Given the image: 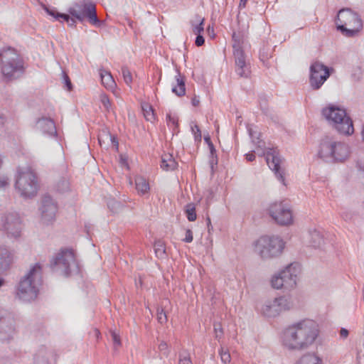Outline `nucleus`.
<instances>
[{"label":"nucleus","mask_w":364,"mask_h":364,"mask_svg":"<svg viewBox=\"0 0 364 364\" xmlns=\"http://www.w3.org/2000/svg\"><path fill=\"white\" fill-rule=\"evenodd\" d=\"M319 334L318 326L311 319H304L287 326L281 342L289 350L302 351L312 346Z\"/></svg>","instance_id":"1"},{"label":"nucleus","mask_w":364,"mask_h":364,"mask_svg":"<svg viewBox=\"0 0 364 364\" xmlns=\"http://www.w3.org/2000/svg\"><path fill=\"white\" fill-rule=\"evenodd\" d=\"M350 148L347 144L334 136H325L321 141L318 156L327 163H341L350 156Z\"/></svg>","instance_id":"2"},{"label":"nucleus","mask_w":364,"mask_h":364,"mask_svg":"<svg viewBox=\"0 0 364 364\" xmlns=\"http://www.w3.org/2000/svg\"><path fill=\"white\" fill-rule=\"evenodd\" d=\"M42 271L39 264H36L19 282L17 295L24 301H30L37 297L38 286L42 282Z\"/></svg>","instance_id":"3"},{"label":"nucleus","mask_w":364,"mask_h":364,"mask_svg":"<svg viewBox=\"0 0 364 364\" xmlns=\"http://www.w3.org/2000/svg\"><path fill=\"white\" fill-rule=\"evenodd\" d=\"M1 70L5 80L11 81L20 77L23 72V62L13 48H8L0 53Z\"/></svg>","instance_id":"4"},{"label":"nucleus","mask_w":364,"mask_h":364,"mask_svg":"<svg viewBox=\"0 0 364 364\" xmlns=\"http://www.w3.org/2000/svg\"><path fill=\"white\" fill-rule=\"evenodd\" d=\"M14 188L19 196L23 198H32L36 196L38 182L36 173L31 168L18 169Z\"/></svg>","instance_id":"5"},{"label":"nucleus","mask_w":364,"mask_h":364,"mask_svg":"<svg viewBox=\"0 0 364 364\" xmlns=\"http://www.w3.org/2000/svg\"><path fill=\"white\" fill-rule=\"evenodd\" d=\"M322 114L340 134L350 135L353 133V122L345 109L331 105L324 108Z\"/></svg>","instance_id":"6"},{"label":"nucleus","mask_w":364,"mask_h":364,"mask_svg":"<svg viewBox=\"0 0 364 364\" xmlns=\"http://www.w3.org/2000/svg\"><path fill=\"white\" fill-rule=\"evenodd\" d=\"M68 11L73 18L64 14L62 18L68 23L69 26H75V19L83 22L85 18L92 25L98 26L100 25V21L97 16L95 5L92 3L88 2L82 5H76V6L69 8Z\"/></svg>","instance_id":"7"},{"label":"nucleus","mask_w":364,"mask_h":364,"mask_svg":"<svg viewBox=\"0 0 364 364\" xmlns=\"http://www.w3.org/2000/svg\"><path fill=\"white\" fill-rule=\"evenodd\" d=\"M336 23L338 30L347 37L354 36L363 28L360 18L350 9H343L338 11Z\"/></svg>","instance_id":"8"},{"label":"nucleus","mask_w":364,"mask_h":364,"mask_svg":"<svg viewBox=\"0 0 364 364\" xmlns=\"http://www.w3.org/2000/svg\"><path fill=\"white\" fill-rule=\"evenodd\" d=\"M284 248V241L279 237L262 236L255 242V251L263 259L279 256Z\"/></svg>","instance_id":"9"},{"label":"nucleus","mask_w":364,"mask_h":364,"mask_svg":"<svg viewBox=\"0 0 364 364\" xmlns=\"http://www.w3.org/2000/svg\"><path fill=\"white\" fill-rule=\"evenodd\" d=\"M51 267L53 270L59 271L62 274L68 276L71 271L77 267L75 255L73 250H61L52 261Z\"/></svg>","instance_id":"10"},{"label":"nucleus","mask_w":364,"mask_h":364,"mask_svg":"<svg viewBox=\"0 0 364 364\" xmlns=\"http://www.w3.org/2000/svg\"><path fill=\"white\" fill-rule=\"evenodd\" d=\"M269 214L272 219L281 225H289L292 223L293 217L289 205L284 202H275L269 208Z\"/></svg>","instance_id":"11"},{"label":"nucleus","mask_w":364,"mask_h":364,"mask_svg":"<svg viewBox=\"0 0 364 364\" xmlns=\"http://www.w3.org/2000/svg\"><path fill=\"white\" fill-rule=\"evenodd\" d=\"M291 303L285 296L266 301L261 306V313L267 317H275L282 311L289 309Z\"/></svg>","instance_id":"12"},{"label":"nucleus","mask_w":364,"mask_h":364,"mask_svg":"<svg viewBox=\"0 0 364 364\" xmlns=\"http://www.w3.org/2000/svg\"><path fill=\"white\" fill-rule=\"evenodd\" d=\"M330 76V68L316 61L310 66L309 83L313 90H318Z\"/></svg>","instance_id":"13"},{"label":"nucleus","mask_w":364,"mask_h":364,"mask_svg":"<svg viewBox=\"0 0 364 364\" xmlns=\"http://www.w3.org/2000/svg\"><path fill=\"white\" fill-rule=\"evenodd\" d=\"M16 333V320L13 313L0 310V334L1 339L9 340Z\"/></svg>","instance_id":"14"},{"label":"nucleus","mask_w":364,"mask_h":364,"mask_svg":"<svg viewBox=\"0 0 364 364\" xmlns=\"http://www.w3.org/2000/svg\"><path fill=\"white\" fill-rule=\"evenodd\" d=\"M22 222L18 214L11 213L6 215L3 220V228L7 234L14 238L21 235Z\"/></svg>","instance_id":"15"},{"label":"nucleus","mask_w":364,"mask_h":364,"mask_svg":"<svg viewBox=\"0 0 364 364\" xmlns=\"http://www.w3.org/2000/svg\"><path fill=\"white\" fill-rule=\"evenodd\" d=\"M263 154L265 155L266 161L269 167L274 171L277 178L284 185V171L280 166L282 160L278 151L276 149L269 148Z\"/></svg>","instance_id":"16"},{"label":"nucleus","mask_w":364,"mask_h":364,"mask_svg":"<svg viewBox=\"0 0 364 364\" xmlns=\"http://www.w3.org/2000/svg\"><path fill=\"white\" fill-rule=\"evenodd\" d=\"M299 273V266L296 263L288 265L279 272L285 284V290H290L296 287Z\"/></svg>","instance_id":"17"},{"label":"nucleus","mask_w":364,"mask_h":364,"mask_svg":"<svg viewBox=\"0 0 364 364\" xmlns=\"http://www.w3.org/2000/svg\"><path fill=\"white\" fill-rule=\"evenodd\" d=\"M40 210L43 222L48 223L55 219L57 205L50 196H45L42 199Z\"/></svg>","instance_id":"18"},{"label":"nucleus","mask_w":364,"mask_h":364,"mask_svg":"<svg viewBox=\"0 0 364 364\" xmlns=\"http://www.w3.org/2000/svg\"><path fill=\"white\" fill-rule=\"evenodd\" d=\"M234 55L235 72L240 77L247 78L251 73L250 63H247L244 51H237Z\"/></svg>","instance_id":"19"},{"label":"nucleus","mask_w":364,"mask_h":364,"mask_svg":"<svg viewBox=\"0 0 364 364\" xmlns=\"http://www.w3.org/2000/svg\"><path fill=\"white\" fill-rule=\"evenodd\" d=\"M14 262L13 254L4 246L0 245V273L8 270ZM5 284L4 278L0 277V288Z\"/></svg>","instance_id":"20"},{"label":"nucleus","mask_w":364,"mask_h":364,"mask_svg":"<svg viewBox=\"0 0 364 364\" xmlns=\"http://www.w3.org/2000/svg\"><path fill=\"white\" fill-rule=\"evenodd\" d=\"M36 129L43 134L50 136H55L57 134L55 124L50 118L42 117L38 119L36 122Z\"/></svg>","instance_id":"21"},{"label":"nucleus","mask_w":364,"mask_h":364,"mask_svg":"<svg viewBox=\"0 0 364 364\" xmlns=\"http://www.w3.org/2000/svg\"><path fill=\"white\" fill-rule=\"evenodd\" d=\"M176 71L177 75H176L175 78L177 82V85L172 88V92L177 96L181 97L186 94L185 80L184 77L181 75L178 70H176Z\"/></svg>","instance_id":"22"},{"label":"nucleus","mask_w":364,"mask_h":364,"mask_svg":"<svg viewBox=\"0 0 364 364\" xmlns=\"http://www.w3.org/2000/svg\"><path fill=\"white\" fill-rule=\"evenodd\" d=\"M100 75L102 85L108 90H112L115 87L116 83L112 75L109 72L104 69L100 70Z\"/></svg>","instance_id":"23"},{"label":"nucleus","mask_w":364,"mask_h":364,"mask_svg":"<svg viewBox=\"0 0 364 364\" xmlns=\"http://www.w3.org/2000/svg\"><path fill=\"white\" fill-rule=\"evenodd\" d=\"M161 167L165 171H172L176 168L177 162L175 161L172 155L164 154L161 156Z\"/></svg>","instance_id":"24"},{"label":"nucleus","mask_w":364,"mask_h":364,"mask_svg":"<svg viewBox=\"0 0 364 364\" xmlns=\"http://www.w3.org/2000/svg\"><path fill=\"white\" fill-rule=\"evenodd\" d=\"M204 18L199 15L194 16L190 21L191 30L194 34H200L204 31Z\"/></svg>","instance_id":"25"},{"label":"nucleus","mask_w":364,"mask_h":364,"mask_svg":"<svg viewBox=\"0 0 364 364\" xmlns=\"http://www.w3.org/2000/svg\"><path fill=\"white\" fill-rule=\"evenodd\" d=\"M136 189L141 195L147 193L150 189L149 182L142 176H136L135 178Z\"/></svg>","instance_id":"26"},{"label":"nucleus","mask_w":364,"mask_h":364,"mask_svg":"<svg viewBox=\"0 0 364 364\" xmlns=\"http://www.w3.org/2000/svg\"><path fill=\"white\" fill-rule=\"evenodd\" d=\"M310 243L314 247H319L323 243V238L321 232L316 230H314L309 232Z\"/></svg>","instance_id":"27"},{"label":"nucleus","mask_w":364,"mask_h":364,"mask_svg":"<svg viewBox=\"0 0 364 364\" xmlns=\"http://www.w3.org/2000/svg\"><path fill=\"white\" fill-rule=\"evenodd\" d=\"M232 38L233 41V54H235L237 51H244L242 50L243 36L240 33H237L234 32L232 33Z\"/></svg>","instance_id":"28"},{"label":"nucleus","mask_w":364,"mask_h":364,"mask_svg":"<svg viewBox=\"0 0 364 364\" xmlns=\"http://www.w3.org/2000/svg\"><path fill=\"white\" fill-rule=\"evenodd\" d=\"M321 360L314 354L308 353L303 355L297 364H321Z\"/></svg>","instance_id":"29"},{"label":"nucleus","mask_w":364,"mask_h":364,"mask_svg":"<svg viewBox=\"0 0 364 364\" xmlns=\"http://www.w3.org/2000/svg\"><path fill=\"white\" fill-rule=\"evenodd\" d=\"M141 109L145 119L147 121L154 122L155 120V114L152 107L148 103H144L141 105Z\"/></svg>","instance_id":"30"},{"label":"nucleus","mask_w":364,"mask_h":364,"mask_svg":"<svg viewBox=\"0 0 364 364\" xmlns=\"http://www.w3.org/2000/svg\"><path fill=\"white\" fill-rule=\"evenodd\" d=\"M55 189L59 193H65L70 191V182L67 178H62L55 184Z\"/></svg>","instance_id":"31"},{"label":"nucleus","mask_w":364,"mask_h":364,"mask_svg":"<svg viewBox=\"0 0 364 364\" xmlns=\"http://www.w3.org/2000/svg\"><path fill=\"white\" fill-rule=\"evenodd\" d=\"M154 251L157 257L165 258L166 253L164 242L161 240L156 241L154 244Z\"/></svg>","instance_id":"32"},{"label":"nucleus","mask_w":364,"mask_h":364,"mask_svg":"<svg viewBox=\"0 0 364 364\" xmlns=\"http://www.w3.org/2000/svg\"><path fill=\"white\" fill-rule=\"evenodd\" d=\"M185 212L189 221L196 220V207L193 203H188L186 205Z\"/></svg>","instance_id":"33"},{"label":"nucleus","mask_w":364,"mask_h":364,"mask_svg":"<svg viewBox=\"0 0 364 364\" xmlns=\"http://www.w3.org/2000/svg\"><path fill=\"white\" fill-rule=\"evenodd\" d=\"M272 286L273 288L279 289H285V284L283 282V279L279 274V272L277 274H275L273 276L272 281Z\"/></svg>","instance_id":"34"},{"label":"nucleus","mask_w":364,"mask_h":364,"mask_svg":"<svg viewBox=\"0 0 364 364\" xmlns=\"http://www.w3.org/2000/svg\"><path fill=\"white\" fill-rule=\"evenodd\" d=\"M221 361L225 363L228 364L231 360V356L230 354L229 350L227 348H225L223 347H221L220 351H219Z\"/></svg>","instance_id":"35"},{"label":"nucleus","mask_w":364,"mask_h":364,"mask_svg":"<svg viewBox=\"0 0 364 364\" xmlns=\"http://www.w3.org/2000/svg\"><path fill=\"white\" fill-rule=\"evenodd\" d=\"M43 8L48 15L53 16L56 20L60 21L64 15V14L59 13L55 9H50L46 5H43Z\"/></svg>","instance_id":"36"},{"label":"nucleus","mask_w":364,"mask_h":364,"mask_svg":"<svg viewBox=\"0 0 364 364\" xmlns=\"http://www.w3.org/2000/svg\"><path fill=\"white\" fill-rule=\"evenodd\" d=\"M122 75H123L124 82L127 85H130L132 82V74H131V72L129 71V70L127 67H122Z\"/></svg>","instance_id":"37"},{"label":"nucleus","mask_w":364,"mask_h":364,"mask_svg":"<svg viewBox=\"0 0 364 364\" xmlns=\"http://www.w3.org/2000/svg\"><path fill=\"white\" fill-rule=\"evenodd\" d=\"M107 206L111 211L116 213L121 207V203L114 199H111L107 203Z\"/></svg>","instance_id":"38"},{"label":"nucleus","mask_w":364,"mask_h":364,"mask_svg":"<svg viewBox=\"0 0 364 364\" xmlns=\"http://www.w3.org/2000/svg\"><path fill=\"white\" fill-rule=\"evenodd\" d=\"M157 320L161 324L167 321V316L162 308H157Z\"/></svg>","instance_id":"39"},{"label":"nucleus","mask_w":364,"mask_h":364,"mask_svg":"<svg viewBox=\"0 0 364 364\" xmlns=\"http://www.w3.org/2000/svg\"><path fill=\"white\" fill-rule=\"evenodd\" d=\"M191 131L194 135L195 141L197 142H200L202 136H201V132H200L199 127L196 124H195L194 126H192Z\"/></svg>","instance_id":"40"},{"label":"nucleus","mask_w":364,"mask_h":364,"mask_svg":"<svg viewBox=\"0 0 364 364\" xmlns=\"http://www.w3.org/2000/svg\"><path fill=\"white\" fill-rule=\"evenodd\" d=\"M178 364H192L189 355L184 352L179 354Z\"/></svg>","instance_id":"41"},{"label":"nucleus","mask_w":364,"mask_h":364,"mask_svg":"<svg viewBox=\"0 0 364 364\" xmlns=\"http://www.w3.org/2000/svg\"><path fill=\"white\" fill-rule=\"evenodd\" d=\"M214 331L215 333V338L220 340L222 338L223 331L220 323H214Z\"/></svg>","instance_id":"42"},{"label":"nucleus","mask_w":364,"mask_h":364,"mask_svg":"<svg viewBox=\"0 0 364 364\" xmlns=\"http://www.w3.org/2000/svg\"><path fill=\"white\" fill-rule=\"evenodd\" d=\"M111 336H112V341L114 343V348H116L120 346L121 341H120L119 336L114 331L111 332Z\"/></svg>","instance_id":"43"},{"label":"nucleus","mask_w":364,"mask_h":364,"mask_svg":"<svg viewBox=\"0 0 364 364\" xmlns=\"http://www.w3.org/2000/svg\"><path fill=\"white\" fill-rule=\"evenodd\" d=\"M101 102L104 107L109 111L111 107V103L108 97L105 95L101 96Z\"/></svg>","instance_id":"44"},{"label":"nucleus","mask_w":364,"mask_h":364,"mask_svg":"<svg viewBox=\"0 0 364 364\" xmlns=\"http://www.w3.org/2000/svg\"><path fill=\"white\" fill-rule=\"evenodd\" d=\"M159 350L163 353L166 356L168 355V347L166 342L161 341L159 345Z\"/></svg>","instance_id":"45"},{"label":"nucleus","mask_w":364,"mask_h":364,"mask_svg":"<svg viewBox=\"0 0 364 364\" xmlns=\"http://www.w3.org/2000/svg\"><path fill=\"white\" fill-rule=\"evenodd\" d=\"M167 123L169 125L171 124L173 126L176 127L178 125V119L176 117L171 116V114L166 115Z\"/></svg>","instance_id":"46"},{"label":"nucleus","mask_w":364,"mask_h":364,"mask_svg":"<svg viewBox=\"0 0 364 364\" xmlns=\"http://www.w3.org/2000/svg\"><path fill=\"white\" fill-rule=\"evenodd\" d=\"M9 185V181L7 176H0V188H6Z\"/></svg>","instance_id":"47"},{"label":"nucleus","mask_w":364,"mask_h":364,"mask_svg":"<svg viewBox=\"0 0 364 364\" xmlns=\"http://www.w3.org/2000/svg\"><path fill=\"white\" fill-rule=\"evenodd\" d=\"M37 358L42 357L43 358H46V361L48 360V355H47V350L45 348H42L40 349L37 353Z\"/></svg>","instance_id":"48"},{"label":"nucleus","mask_w":364,"mask_h":364,"mask_svg":"<svg viewBox=\"0 0 364 364\" xmlns=\"http://www.w3.org/2000/svg\"><path fill=\"white\" fill-rule=\"evenodd\" d=\"M249 133L252 139V141L255 144H258V146L260 147L261 145L259 144L260 141H259V137H257L256 136H255V135L257 134V132H255L251 129H249Z\"/></svg>","instance_id":"49"},{"label":"nucleus","mask_w":364,"mask_h":364,"mask_svg":"<svg viewBox=\"0 0 364 364\" xmlns=\"http://www.w3.org/2000/svg\"><path fill=\"white\" fill-rule=\"evenodd\" d=\"M196 35H197V36L196 38L195 44L198 47L203 46L205 43V39H204L203 36H201L200 33L196 34Z\"/></svg>","instance_id":"50"},{"label":"nucleus","mask_w":364,"mask_h":364,"mask_svg":"<svg viewBox=\"0 0 364 364\" xmlns=\"http://www.w3.org/2000/svg\"><path fill=\"white\" fill-rule=\"evenodd\" d=\"M186 242H191L193 241V232L191 230H187L186 232V237L183 239Z\"/></svg>","instance_id":"51"},{"label":"nucleus","mask_w":364,"mask_h":364,"mask_svg":"<svg viewBox=\"0 0 364 364\" xmlns=\"http://www.w3.org/2000/svg\"><path fill=\"white\" fill-rule=\"evenodd\" d=\"M348 331L346 328H342L340 331V336L342 338H346L348 336Z\"/></svg>","instance_id":"52"},{"label":"nucleus","mask_w":364,"mask_h":364,"mask_svg":"<svg viewBox=\"0 0 364 364\" xmlns=\"http://www.w3.org/2000/svg\"><path fill=\"white\" fill-rule=\"evenodd\" d=\"M65 85L68 88V90L70 91L72 90V84H71V82L68 77V75H65Z\"/></svg>","instance_id":"53"},{"label":"nucleus","mask_w":364,"mask_h":364,"mask_svg":"<svg viewBox=\"0 0 364 364\" xmlns=\"http://www.w3.org/2000/svg\"><path fill=\"white\" fill-rule=\"evenodd\" d=\"M109 139L112 144V145L115 147L116 149H118V141L117 140V139L112 136V135H109Z\"/></svg>","instance_id":"54"},{"label":"nucleus","mask_w":364,"mask_h":364,"mask_svg":"<svg viewBox=\"0 0 364 364\" xmlns=\"http://www.w3.org/2000/svg\"><path fill=\"white\" fill-rule=\"evenodd\" d=\"M191 103L194 107H197L200 104L199 98L196 96L192 98Z\"/></svg>","instance_id":"55"},{"label":"nucleus","mask_w":364,"mask_h":364,"mask_svg":"<svg viewBox=\"0 0 364 364\" xmlns=\"http://www.w3.org/2000/svg\"><path fill=\"white\" fill-rule=\"evenodd\" d=\"M255 159V156L254 154V153H249V154H246V159L249 161H254Z\"/></svg>","instance_id":"56"},{"label":"nucleus","mask_w":364,"mask_h":364,"mask_svg":"<svg viewBox=\"0 0 364 364\" xmlns=\"http://www.w3.org/2000/svg\"><path fill=\"white\" fill-rule=\"evenodd\" d=\"M247 0H240V4H239V8L240 9H243L246 6V3H247Z\"/></svg>","instance_id":"57"},{"label":"nucleus","mask_w":364,"mask_h":364,"mask_svg":"<svg viewBox=\"0 0 364 364\" xmlns=\"http://www.w3.org/2000/svg\"><path fill=\"white\" fill-rule=\"evenodd\" d=\"M208 146L210 148L211 155H213L214 153L215 152V149L214 148L213 143H210V145Z\"/></svg>","instance_id":"58"},{"label":"nucleus","mask_w":364,"mask_h":364,"mask_svg":"<svg viewBox=\"0 0 364 364\" xmlns=\"http://www.w3.org/2000/svg\"><path fill=\"white\" fill-rule=\"evenodd\" d=\"M204 140L208 144V146L210 145V143H212L210 141V138L208 135L204 136Z\"/></svg>","instance_id":"59"},{"label":"nucleus","mask_w":364,"mask_h":364,"mask_svg":"<svg viewBox=\"0 0 364 364\" xmlns=\"http://www.w3.org/2000/svg\"><path fill=\"white\" fill-rule=\"evenodd\" d=\"M207 223H208V229L210 230V219L209 218H207Z\"/></svg>","instance_id":"60"},{"label":"nucleus","mask_w":364,"mask_h":364,"mask_svg":"<svg viewBox=\"0 0 364 364\" xmlns=\"http://www.w3.org/2000/svg\"><path fill=\"white\" fill-rule=\"evenodd\" d=\"M362 138H363V141H364V125H363V129H362Z\"/></svg>","instance_id":"61"},{"label":"nucleus","mask_w":364,"mask_h":364,"mask_svg":"<svg viewBox=\"0 0 364 364\" xmlns=\"http://www.w3.org/2000/svg\"><path fill=\"white\" fill-rule=\"evenodd\" d=\"M96 333L98 335L100 333L99 331L96 330Z\"/></svg>","instance_id":"62"}]
</instances>
